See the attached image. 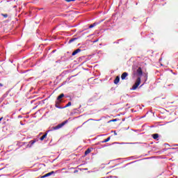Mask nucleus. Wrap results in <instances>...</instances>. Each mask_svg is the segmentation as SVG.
<instances>
[{
    "label": "nucleus",
    "instance_id": "1",
    "mask_svg": "<svg viewBox=\"0 0 178 178\" xmlns=\"http://www.w3.org/2000/svg\"><path fill=\"white\" fill-rule=\"evenodd\" d=\"M63 97H65V94L63 92H62L61 94H60L59 96H58V97L55 102V106L57 107L58 108H63V107H61L60 106V104L63 102L62 99L63 98Z\"/></svg>",
    "mask_w": 178,
    "mask_h": 178
},
{
    "label": "nucleus",
    "instance_id": "2",
    "mask_svg": "<svg viewBox=\"0 0 178 178\" xmlns=\"http://www.w3.org/2000/svg\"><path fill=\"white\" fill-rule=\"evenodd\" d=\"M140 83H141L140 76H138V79H136L135 84H134V86H132V90H136L138 86H140Z\"/></svg>",
    "mask_w": 178,
    "mask_h": 178
},
{
    "label": "nucleus",
    "instance_id": "3",
    "mask_svg": "<svg viewBox=\"0 0 178 178\" xmlns=\"http://www.w3.org/2000/svg\"><path fill=\"white\" fill-rule=\"evenodd\" d=\"M67 122H68V120H65L64 122H63L62 123H60L57 126H54V127H52V129L54 130H56L58 129H60L61 127H63V126H65V124H66L67 123Z\"/></svg>",
    "mask_w": 178,
    "mask_h": 178
},
{
    "label": "nucleus",
    "instance_id": "4",
    "mask_svg": "<svg viewBox=\"0 0 178 178\" xmlns=\"http://www.w3.org/2000/svg\"><path fill=\"white\" fill-rule=\"evenodd\" d=\"M128 75H129L128 72H122L121 76L122 80H125L126 77H127Z\"/></svg>",
    "mask_w": 178,
    "mask_h": 178
},
{
    "label": "nucleus",
    "instance_id": "5",
    "mask_svg": "<svg viewBox=\"0 0 178 178\" xmlns=\"http://www.w3.org/2000/svg\"><path fill=\"white\" fill-rule=\"evenodd\" d=\"M53 173H55L54 170H51V172H48L47 174H46L45 175H43L42 178H45L47 177H50L51 175H53Z\"/></svg>",
    "mask_w": 178,
    "mask_h": 178
},
{
    "label": "nucleus",
    "instance_id": "6",
    "mask_svg": "<svg viewBox=\"0 0 178 178\" xmlns=\"http://www.w3.org/2000/svg\"><path fill=\"white\" fill-rule=\"evenodd\" d=\"M137 73L138 75H143V70L141 67H139L137 70Z\"/></svg>",
    "mask_w": 178,
    "mask_h": 178
},
{
    "label": "nucleus",
    "instance_id": "7",
    "mask_svg": "<svg viewBox=\"0 0 178 178\" xmlns=\"http://www.w3.org/2000/svg\"><path fill=\"white\" fill-rule=\"evenodd\" d=\"M120 81V76L119 75H118V76H116V78L114 80V84H118Z\"/></svg>",
    "mask_w": 178,
    "mask_h": 178
},
{
    "label": "nucleus",
    "instance_id": "8",
    "mask_svg": "<svg viewBox=\"0 0 178 178\" xmlns=\"http://www.w3.org/2000/svg\"><path fill=\"white\" fill-rule=\"evenodd\" d=\"M81 49L80 48H78L77 49H76L75 51H74L72 52V55H76V54H78L79 52H81Z\"/></svg>",
    "mask_w": 178,
    "mask_h": 178
},
{
    "label": "nucleus",
    "instance_id": "9",
    "mask_svg": "<svg viewBox=\"0 0 178 178\" xmlns=\"http://www.w3.org/2000/svg\"><path fill=\"white\" fill-rule=\"evenodd\" d=\"M91 152V149L88 148L86 150H85V155H88V154H90Z\"/></svg>",
    "mask_w": 178,
    "mask_h": 178
},
{
    "label": "nucleus",
    "instance_id": "10",
    "mask_svg": "<svg viewBox=\"0 0 178 178\" xmlns=\"http://www.w3.org/2000/svg\"><path fill=\"white\" fill-rule=\"evenodd\" d=\"M47 132H46V134H44V135L41 136L40 140H44V139H45V138H47Z\"/></svg>",
    "mask_w": 178,
    "mask_h": 178
},
{
    "label": "nucleus",
    "instance_id": "11",
    "mask_svg": "<svg viewBox=\"0 0 178 178\" xmlns=\"http://www.w3.org/2000/svg\"><path fill=\"white\" fill-rule=\"evenodd\" d=\"M152 136L154 139H158V138H159V134H154Z\"/></svg>",
    "mask_w": 178,
    "mask_h": 178
},
{
    "label": "nucleus",
    "instance_id": "12",
    "mask_svg": "<svg viewBox=\"0 0 178 178\" xmlns=\"http://www.w3.org/2000/svg\"><path fill=\"white\" fill-rule=\"evenodd\" d=\"M109 140H111V136H109L106 139H104V140H103L102 143H106V142H109Z\"/></svg>",
    "mask_w": 178,
    "mask_h": 178
},
{
    "label": "nucleus",
    "instance_id": "13",
    "mask_svg": "<svg viewBox=\"0 0 178 178\" xmlns=\"http://www.w3.org/2000/svg\"><path fill=\"white\" fill-rule=\"evenodd\" d=\"M70 106H72V102H68V103L65 106L64 108L69 107Z\"/></svg>",
    "mask_w": 178,
    "mask_h": 178
},
{
    "label": "nucleus",
    "instance_id": "14",
    "mask_svg": "<svg viewBox=\"0 0 178 178\" xmlns=\"http://www.w3.org/2000/svg\"><path fill=\"white\" fill-rule=\"evenodd\" d=\"M97 24L95 22V24H92V25L89 26V29L94 28V26H96Z\"/></svg>",
    "mask_w": 178,
    "mask_h": 178
},
{
    "label": "nucleus",
    "instance_id": "15",
    "mask_svg": "<svg viewBox=\"0 0 178 178\" xmlns=\"http://www.w3.org/2000/svg\"><path fill=\"white\" fill-rule=\"evenodd\" d=\"M75 40H76V38H72V39H70L69 42H70V43H72V42H73L74 41H75Z\"/></svg>",
    "mask_w": 178,
    "mask_h": 178
},
{
    "label": "nucleus",
    "instance_id": "16",
    "mask_svg": "<svg viewBox=\"0 0 178 178\" xmlns=\"http://www.w3.org/2000/svg\"><path fill=\"white\" fill-rule=\"evenodd\" d=\"M36 140H31L29 142V143H31V145H34V143H35Z\"/></svg>",
    "mask_w": 178,
    "mask_h": 178
},
{
    "label": "nucleus",
    "instance_id": "17",
    "mask_svg": "<svg viewBox=\"0 0 178 178\" xmlns=\"http://www.w3.org/2000/svg\"><path fill=\"white\" fill-rule=\"evenodd\" d=\"M3 16H4V17H8V14L7 13H2Z\"/></svg>",
    "mask_w": 178,
    "mask_h": 178
},
{
    "label": "nucleus",
    "instance_id": "18",
    "mask_svg": "<svg viewBox=\"0 0 178 178\" xmlns=\"http://www.w3.org/2000/svg\"><path fill=\"white\" fill-rule=\"evenodd\" d=\"M75 0H66V2H74Z\"/></svg>",
    "mask_w": 178,
    "mask_h": 178
},
{
    "label": "nucleus",
    "instance_id": "19",
    "mask_svg": "<svg viewBox=\"0 0 178 178\" xmlns=\"http://www.w3.org/2000/svg\"><path fill=\"white\" fill-rule=\"evenodd\" d=\"M118 119H113V120H110V122H117Z\"/></svg>",
    "mask_w": 178,
    "mask_h": 178
},
{
    "label": "nucleus",
    "instance_id": "20",
    "mask_svg": "<svg viewBox=\"0 0 178 178\" xmlns=\"http://www.w3.org/2000/svg\"><path fill=\"white\" fill-rule=\"evenodd\" d=\"M114 134H115V136H117V131H116V130H114Z\"/></svg>",
    "mask_w": 178,
    "mask_h": 178
},
{
    "label": "nucleus",
    "instance_id": "21",
    "mask_svg": "<svg viewBox=\"0 0 178 178\" xmlns=\"http://www.w3.org/2000/svg\"><path fill=\"white\" fill-rule=\"evenodd\" d=\"M3 118H0V122H1V120H3Z\"/></svg>",
    "mask_w": 178,
    "mask_h": 178
},
{
    "label": "nucleus",
    "instance_id": "22",
    "mask_svg": "<svg viewBox=\"0 0 178 178\" xmlns=\"http://www.w3.org/2000/svg\"><path fill=\"white\" fill-rule=\"evenodd\" d=\"M3 84L0 83V86H1V87H3Z\"/></svg>",
    "mask_w": 178,
    "mask_h": 178
}]
</instances>
